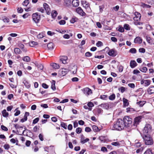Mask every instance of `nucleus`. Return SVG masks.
I'll list each match as a JSON object with an SVG mask.
<instances>
[{
	"mask_svg": "<svg viewBox=\"0 0 154 154\" xmlns=\"http://www.w3.org/2000/svg\"><path fill=\"white\" fill-rule=\"evenodd\" d=\"M113 128L117 130L121 131L124 128L123 122L121 119H118L114 122Z\"/></svg>",
	"mask_w": 154,
	"mask_h": 154,
	"instance_id": "1",
	"label": "nucleus"
},
{
	"mask_svg": "<svg viewBox=\"0 0 154 154\" xmlns=\"http://www.w3.org/2000/svg\"><path fill=\"white\" fill-rule=\"evenodd\" d=\"M143 141L146 145H149L153 144V141L152 139L149 134H144L143 136Z\"/></svg>",
	"mask_w": 154,
	"mask_h": 154,
	"instance_id": "2",
	"label": "nucleus"
},
{
	"mask_svg": "<svg viewBox=\"0 0 154 154\" xmlns=\"http://www.w3.org/2000/svg\"><path fill=\"white\" fill-rule=\"evenodd\" d=\"M122 120L123 122L124 127H130L132 123V119L130 118L128 116L124 117Z\"/></svg>",
	"mask_w": 154,
	"mask_h": 154,
	"instance_id": "3",
	"label": "nucleus"
},
{
	"mask_svg": "<svg viewBox=\"0 0 154 154\" xmlns=\"http://www.w3.org/2000/svg\"><path fill=\"white\" fill-rule=\"evenodd\" d=\"M33 20L36 23L39 22L40 20L41 16L38 13H35L33 14L32 15Z\"/></svg>",
	"mask_w": 154,
	"mask_h": 154,
	"instance_id": "4",
	"label": "nucleus"
},
{
	"mask_svg": "<svg viewBox=\"0 0 154 154\" xmlns=\"http://www.w3.org/2000/svg\"><path fill=\"white\" fill-rule=\"evenodd\" d=\"M151 131V127L149 124H146L145 127L143 130V132L144 134H147L149 133Z\"/></svg>",
	"mask_w": 154,
	"mask_h": 154,
	"instance_id": "5",
	"label": "nucleus"
},
{
	"mask_svg": "<svg viewBox=\"0 0 154 154\" xmlns=\"http://www.w3.org/2000/svg\"><path fill=\"white\" fill-rule=\"evenodd\" d=\"M151 82V81L149 80H145L143 79L141 80L140 84L141 85H143L145 86L146 87L150 85Z\"/></svg>",
	"mask_w": 154,
	"mask_h": 154,
	"instance_id": "6",
	"label": "nucleus"
},
{
	"mask_svg": "<svg viewBox=\"0 0 154 154\" xmlns=\"http://www.w3.org/2000/svg\"><path fill=\"white\" fill-rule=\"evenodd\" d=\"M141 117L139 116L135 118L134 119L133 126L136 127L139 124V122H141Z\"/></svg>",
	"mask_w": 154,
	"mask_h": 154,
	"instance_id": "7",
	"label": "nucleus"
},
{
	"mask_svg": "<svg viewBox=\"0 0 154 154\" xmlns=\"http://www.w3.org/2000/svg\"><path fill=\"white\" fill-rule=\"evenodd\" d=\"M69 71V69H67L62 68L59 70V74L63 76L66 75Z\"/></svg>",
	"mask_w": 154,
	"mask_h": 154,
	"instance_id": "8",
	"label": "nucleus"
},
{
	"mask_svg": "<svg viewBox=\"0 0 154 154\" xmlns=\"http://www.w3.org/2000/svg\"><path fill=\"white\" fill-rule=\"evenodd\" d=\"M108 54L112 57H115L117 54V52L115 49H111L109 50Z\"/></svg>",
	"mask_w": 154,
	"mask_h": 154,
	"instance_id": "9",
	"label": "nucleus"
},
{
	"mask_svg": "<svg viewBox=\"0 0 154 154\" xmlns=\"http://www.w3.org/2000/svg\"><path fill=\"white\" fill-rule=\"evenodd\" d=\"M43 6L46 11L47 14L48 15L50 14L51 13V9L49 5L47 3H44L43 4Z\"/></svg>",
	"mask_w": 154,
	"mask_h": 154,
	"instance_id": "10",
	"label": "nucleus"
},
{
	"mask_svg": "<svg viewBox=\"0 0 154 154\" xmlns=\"http://www.w3.org/2000/svg\"><path fill=\"white\" fill-rule=\"evenodd\" d=\"M76 10L77 13L81 15L84 16L86 15L85 13L83 11L81 7H78L76 9Z\"/></svg>",
	"mask_w": 154,
	"mask_h": 154,
	"instance_id": "11",
	"label": "nucleus"
},
{
	"mask_svg": "<svg viewBox=\"0 0 154 154\" xmlns=\"http://www.w3.org/2000/svg\"><path fill=\"white\" fill-rule=\"evenodd\" d=\"M134 15L136 16L134 17V20L137 21H139L141 17L140 14L136 12L134 13Z\"/></svg>",
	"mask_w": 154,
	"mask_h": 154,
	"instance_id": "12",
	"label": "nucleus"
},
{
	"mask_svg": "<svg viewBox=\"0 0 154 154\" xmlns=\"http://www.w3.org/2000/svg\"><path fill=\"white\" fill-rule=\"evenodd\" d=\"M84 138V136L83 134H82L81 135L80 142L82 144H84L89 140V138H86L85 139Z\"/></svg>",
	"mask_w": 154,
	"mask_h": 154,
	"instance_id": "13",
	"label": "nucleus"
},
{
	"mask_svg": "<svg viewBox=\"0 0 154 154\" xmlns=\"http://www.w3.org/2000/svg\"><path fill=\"white\" fill-rule=\"evenodd\" d=\"M64 5L66 7H69L72 4L71 0H64Z\"/></svg>",
	"mask_w": 154,
	"mask_h": 154,
	"instance_id": "14",
	"label": "nucleus"
},
{
	"mask_svg": "<svg viewBox=\"0 0 154 154\" xmlns=\"http://www.w3.org/2000/svg\"><path fill=\"white\" fill-rule=\"evenodd\" d=\"M148 92L149 94L154 93V86H150L148 88Z\"/></svg>",
	"mask_w": 154,
	"mask_h": 154,
	"instance_id": "15",
	"label": "nucleus"
},
{
	"mask_svg": "<svg viewBox=\"0 0 154 154\" xmlns=\"http://www.w3.org/2000/svg\"><path fill=\"white\" fill-rule=\"evenodd\" d=\"M137 64L134 60H131L130 62V66L132 68H133L136 67Z\"/></svg>",
	"mask_w": 154,
	"mask_h": 154,
	"instance_id": "16",
	"label": "nucleus"
},
{
	"mask_svg": "<svg viewBox=\"0 0 154 154\" xmlns=\"http://www.w3.org/2000/svg\"><path fill=\"white\" fill-rule=\"evenodd\" d=\"M67 59V57L66 56H62L60 58V60L62 62L63 64H65L66 62V60Z\"/></svg>",
	"mask_w": 154,
	"mask_h": 154,
	"instance_id": "17",
	"label": "nucleus"
},
{
	"mask_svg": "<svg viewBox=\"0 0 154 154\" xmlns=\"http://www.w3.org/2000/svg\"><path fill=\"white\" fill-rule=\"evenodd\" d=\"M142 40L139 37H136L134 40V42L135 43L141 44L142 42Z\"/></svg>",
	"mask_w": 154,
	"mask_h": 154,
	"instance_id": "18",
	"label": "nucleus"
},
{
	"mask_svg": "<svg viewBox=\"0 0 154 154\" xmlns=\"http://www.w3.org/2000/svg\"><path fill=\"white\" fill-rule=\"evenodd\" d=\"M72 3L73 7H76L79 6V2L77 0H72Z\"/></svg>",
	"mask_w": 154,
	"mask_h": 154,
	"instance_id": "19",
	"label": "nucleus"
},
{
	"mask_svg": "<svg viewBox=\"0 0 154 154\" xmlns=\"http://www.w3.org/2000/svg\"><path fill=\"white\" fill-rule=\"evenodd\" d=\"M54 45L53 43L50 42L47 45V47L49 50H51L54 49Z\"/></svg>",
	"mask_w": 154,
	"mask_h": 154,
	"instance_id": "20",
	"label": "nucleus"
},
{
	"mask_svg": "<svg viewBox=\"0 0 154 154\" xmlns=\"http://www.w3.org/2000/svg\"><path fill=\"white\" fill-rule=\"evenodd\" d=\"M24 130L23 131L22 133V134H20L19 133V132L18 131V130H17V132L16 133L17 134H18V135H24V133H25L26 134V136H27L28 135L27 134V133H28V132H26V131H27V130H28V129H27L26 128V127H25V128H24ZM24 135H25V134H24Z\"/></svg>",
	"mask_w": 154,
	"mask_h": 154,
	"instance_id": "21",
	"label": "nucleus"
},
{
	"mask_svg": "<svg viewBox=\"0 0 154 154\" xmlns=\"http://www.w3.org/2000/svg\"><path fill=\"white\" fill-rule=\"evenodd\" d=\"M2 115L4 117H7L8 116L9 114L8 112H6V109H4L2 112Z\"/></svg>",
	"mask_w": 154,
	"mask_h": 154,
	"instance_id": "22",
	"label": "nucleus"
},
{
	"mask_svg": "<svg viewBox=\"0 0 154 154\" xmlns=\"http://www.w3.org/2000/svg\"><path fill=\"white\" fill-rule=\"evenodd\" d=\"M29 44L30 46L32 47H35L38 45V43L37 42L34 41H32L30 42Z\"/></svg>",
	"mask_w": 154,
	"mask_h": 154,
	"instance_id": "23",
	"label": "nucleus"
},
{
	"mask_svg": "<svg viewBox=\"0 0 154 154\" xmlns=\"http://www.w3.org/2000/svg\"><path fill=\"white\" fill-rule=\"evenodd\" d=\"M51 65L53 66L54 69H58L60 68L59 65L56 63H54L51 64Z\"/></svg>",
	"mask_w": 154,
	"mask_h": 154,
	"instance_id": "24",
	"label": "nucleus"
},
{
	"mask_svg": "<svg viewBox=\"0 0 154 154\" xmlns=\"http://www.w3.org/2000/svg\"><path fill=\"white\" fill-rule=\"evenodd\" d=\"M77 70V66L76 65H74L72 69V72L73 74H75L76 73Z\"/></svg>",
	"mask_w": 154,
	"mask_h": 154,
	"instance_id": "25",
	"label": "nucleus"
},
{
	"mask_svg": "<svg viewBox=\"0 0 154 154\" xmlns=\"http://www.w3.org/2000/svg\"><path fill=\"white\" fill-rule=\"evenodd\" d=\"M14 51L16 54H20L22 51L20 50L18 48H15L14 49Z\"/></svg>",
	"mask_w": 154,
	"mask_h": 154,
	"instance_id": "26",
	"label": "nucleus"
},
{
	"mask_svg": "<svg viewBox=\"0 0 154 154\" xmlns=\"http://www.w3.org/2000/svg\"><path fill=\"white\" fill-rule=\"evenodd\" d=\"M55 83V81L54 80H53L51 83V88L53 91L55 90H56Z\"/></svg>",
	"mask_w": 154,
	"mask_h": 154,
	"instance_id": "27",
	"label": "nucleus"
},
{
	"mask_svg": "<svg viewBox=\"0 0 154 154\" xmlns=\"http://www.w3.org/2000/svg\"><path fill=\"white\" fill-rule=\"evenodd\" d=\"M145 101H140L137 103V104L140 107H142L145 103Z\"/></svg>",
	"mask_w": 154,
	"mask_h": 154,
	"instance_id": "28",
	"label": "nucleus"
},
{
	"mask_svg": "<svg viewBox=\"0 0 154 154\" xmlns=\"http://www.w3.org/2000/svg\"><path fill=\"white\" fill-rule=\"evenodd\" d=\"M23 83L27 88H29L30 87V85L29 84L28 82L27 81L24 80L23 81Z\"/></svg>",
	"mask_w": 154,
	"mask_h": 154,
	"instance_id": "29",
	"label": "nucleus"
},
{
	"mask_svg": "<svg viewBox=\"0 0 154 154\" xmlns=\"http://www.w3.org/2000/svg\"><path fill=\"white\" fill-rule=\"evenodd\" d=\"M57 14V12L56 11H53L51 12V16L53 18H54L56 17Z\"/></svg>",
	"mask_w": 154,
	"mask_h": 154,
	"instance_id": "30",
	"label": "nucleus"
},
{
	"mask_svg": "<svg viewBox=\"0 0 154 154\" xmlns=\"http://www.w3.org/2000/svg\"><path fill=\"white\" fill-rule=\"evenodd\" d=\"M23 60L24 61L29 62L30 61V58L29 57L26 56L23 58Z\"/></svg>",
	"mask_w": 154,
	"mask_h": 154,
	"instance_id": "31",
	"label": "nucleus"
},
{
	"mask_svg": "<svg viewBox=\"0 0 154 154\" xmlns=\"http://www.w3.org/2000/svg\"><path fill=\"white\" fill-rule=\"evenodd\" d=\"M111 144L113 146H120L121 145L120 142H113Z\"/></svg>",
	"mask_w": 154,
	"mask_h": 154,
	"instance_id": "32",
	"label": "nucleus"
},
{
	"mask_svg": "<svg viewBox=\"0 0 154 154\" xmlns=\"http://www.w3.org/2000/svg\"><path fill=\"white\" fill-rule=\"evenodd\" d=\"M92 128L93 131L94 132H98L100 130L98 127L96 125H93Z\"/></svg>",
	"mask_w": 154,
	"mask_h": 154,
	"instance_id": "33",
	"label": "nucleus"
},
{
	"mask_svg": "<svg viewBox=\"0 0 154 154\" xmlns=\"http://www.w3.org/2000/svg\"><path fill=\"white\" fill-rule=\"evenodd\" d=\"M123 104L125 106H128L129 104L128 101L127 99L125 98H123Z\"/></svg>",
	"mask_w": 154,
	"mask_h": 154,
	"instance_id": "34",
	"label": "nucleus"
},
{
	"mask_svg": "<svg viewBox=\"0 0 154 154\" xmlns=\"http://www.w3.org/2000/svg\"><path fill=\"white\" fill-rule=\"evenodd\" d=\"M82 5H83V6L85 7V8H90L89 5L87 2L85 1L84 2H83V3H82Z\"/></svg>",
	"mask_w": 154,
	"mask_h": 154,
	"instance_id": "35",
	"label": "nucleus"
},
{
	"mask_svg": "<svg viewBox=\"0 0 154 154\" xmlns=\"http://www.w3.org/2000/svg\"><path fill=\"white\" fill-rule=\"evenodd\" d=\"M124 28L127 30H129L130 29V27L129 25L127 24H125L124 25Z\"/></svg>",
	"mask_w": 154,
	"mask_h": 154,
	"instance_id": "36",
	"label": "nucleus"
},
{
	"mask_svg": "<svg viewBox=\"0 0 154 154\" xmlns=\"http://www.w3.org/2000/svg\"><path fill=\"white\" fill-rule=\"evenodd\" d=\"M109 98L110 100H114V99L115 98V94H112L111 95H110L109 97Z\"/></svg>",
	"mask_w": 154,
	"mask_h": 154,
	"instance_id": "37",
	"label": "nucleus"
},
{
	"mask_svg": "<svg viewBox=\"0 0 154 154\" xmlns=\"http://www.w3.org/2000/svg\"><path fill=\"white\" fill-rule=\"evenodd\" d=\"M29 3V1L28 0H25L22 3L23 5L24 6H26Z\"/></svg>",
	"mask_w": 154,
	"mask_h": 154,
	"instance_id": "38",
	"label": "nucleus"
},
{
	"mask_svg": "<svg viewBox=\"0 0 154 154\" xmlns=\"http://www.w3.org/2000/svg\"><path fill=\"white\" fill-rule=\"evenodd\" d=\"M139 69L142 72H146L147 70V69L146 67H144L142 68H140Z\"/></svg>",
	"mask_w": 154,
	"mask_h": 154,
	"instance_id": "39",
	"label": "nucleus"
},
{
	"mask_svg": "<svg viewBox=\"0 0 154 154\" xmlns=\"http://www.w3.org/2000/svg\"><path fill=\"white\" fill-rule=\"evenodd\" d=\"M136 50L135 48H131L129 50V52L132 54L136 53Z\"/></svg>",
	"mask_w": 154,
	"mask_h": 154,
	"instance_id": "40",
	"label": "nucleus"
},
{
	"mask_svg": "<svg viewBox=\"0 0 154 154\" xmlns=\"http://www.w3.org/2000/svg\"><path fill=\"white\" fill-rule=\"evenodd\" d=\"M144 154H153L152 150L150 149L147 150L144 153Z\"/></svg>",
	"mask_w": 154,
	"mask_h": 154,
	"instance_id": "41",
	"label": "nucleus"
},
{
	"mask_svg": "<svg viewBox=\"0 0 154 154\" xmlns=\"http://www.w3.org/2000/svg\"><path fill=\"white\" fill-rule=\"evenodd\" d=\"M143 149V148L142 147H141L138 149H137L136 151V152L137 153H140L141 152Z\"/></svg>",
	"mask_w": 154,
	"mask_h": 154,
	"instance_id": "42",
	"label": "nucleus"
},
{
	"mask_svg": "<svg viewBox=\"0 0 154 154\" xmlns=\"http://www.w3.org/2000/svg\"><path fill=\"white\" fill-rule=\"evenodd\" d=\"M61 126L64 128L65 129H67V125L66 123H64L63 122H61Z\"/></svg>",
	"mask_w": 154,
	"mask_h": 154,
	"instance_id": "43",
	"label": "nucleus"
},
{
	"mask_svg": "<svg viewBox=\"0 0 154 154\" xmlns=\"http://www.w3.org/2000/svg\"><path fill=\"white\" fill-rule=\"evenodd\" d=\"M82 131V129L80 128H78L76 129V132L78 134H79Z\"/></svg>",
	"mask_w": 154,
	"mask_h": 154,
	"instance_id": "44",
	"label": "nucleus"
},
{
	"mask_svg": "<svg viewBox=\"0 0 154 154\" xmlns=\"http://www.w3.org/2000/svg\"><path fill=\"white\" fill-rule=\"evenodd\" d=\"M89 88H86L83 89V91L84 94H87L88 92V91H89Z\"/></svg>",
	"mask_w": 154,
	"mask_h": 154,
	"instance_id": "45",
	"label": "nucleus"
},
{
	"mask_svg": "<svg viewBox=\"0 0 154 154\" xmlns=\"http://www.w3.org/2000/svg\"><path fill=\"white\" fill-rule=\"evenodd\" d=\"M77 20V18H72L70 20V22L71 23H74Z\"/></svg>",
	"mask_w": 154,
	"mask_h": 154,
	"instance_id": "46",
	"label": "nucleus"
},
{
	"mask_svg": "<svg viewBox=\"0 0 154 154\" xmlns=\"http://www.w3.org/2000/svg\"><path fill=\"white\" fill-rule=\"evenodd\" d=\"M107 98V95H101L100 96V98L103 100H106Z\"/></svg>",
	"mask_w": 154,
	"mask_h": 154,
	"instance_id": "47",
	"label": "nucleus"
},
{
	"mask_svg": "<svg viewBox=\"0 0 154 154\" xmlns=\"http://www.w3.org/2000/svg\"><path fill=\"white\" fill-rule=\"evenodd\" d=\"M1 128L2 130L5 131H7L8 130V128L3 125H2Z\"/></svg>",
	"mask_w": 154,
	"mask_h": 154,
	"instance_id": "48",
	"label": "nucleus"
},
{
	"mask_svg": "<svg viewBox=\"0 0 154 154\" xmlns=\"http://www.w3.org/2000/svg\"><path fill=\"white\" fill-rule=\"evenodd\" d=\"M92 54L89 52H87L85 53V55L87 57H90L92 55Z\"/></svg>",
	"mask_w": 154,
	"mask_h": 154,
	"instance_id": "49",
	"label": "nucleus"
},
{
	"mask_svg": "<svg viewBox=\"0 0 154 154\" xmlns=\"http://www.w3.org/2000/svg\"><path fill=\"white\" fill-rule=\"evenodd\" d=\"M39 119L38 118H35L33 120L32 123L33 124L37 123L38 122Z\"/></svg>",
	"mask_w": 154,
	"mask_h": 154,
	"instance_id": "50",
	"label": "nucleus"
},
{
	"mask_svg": "<svg viewBox=\"0 0 154 154\" xmlns=\"http://www.w3.org/2000/svg\"><path fill=\"white\" fill-rule=\"evenodd\" d=\"M103 45V43L100 41H98L96 43V45L98 47H100L101 46H102Z\"/></svg>",
	"mask_w": 154,
	"mask_h": 154,
	"instance_id": "51",
	"label": "nucleus"
},
{
	"mask_svg": "<svg viewBox=\"0 0 154 154\" xmlns=\"http://www.w3.org/2000/svg\"><path fill=\"white\" fill-rule=\"evenodd\" d=\"M3 20L4 22L5 23H8L9 22V19L7 18L6 17H4V18L3 19Z\"/></svg>",
	"mask_w": 154,
	"mask_h": 154,
	"instance_id": "52",
	"label": "nucleus"
},
{
	"mask_svg": "<svg viewBox=\"0 0 154 154\" xmlns=\"http://www.w3.org/2000/svg\"><path fill=\"white\" fill-rule=\"evenodd\" d=\"M139 51L140 52L144 53L145 52V49L143 48H139Z\"/></svg>",
	"mask_w": 154,
	"mask_h": 154,
	"instance_id": "53",
	"label": "nucleus"
},
{
	"mask_svg": "<svg viewBox=\"0 0 154 154\" xmlns=\"http://www.w3.org/2000/svg\"><path fill=\"white\" fill-rule=\"evenodd\" d=\"M18 12L21 13H22L23 11V9L21 8H18L17 9Z\"/></svg>",
	"mask_w": 154,
	"mask_h": 154,
	"instance_id": "54",
	"label": "nucleus"
},
{
	"mask_svg": "<svg viewBox=\"0 0 154 154\" xmlns=\"http://www.w3.org/2000/svg\"><path fill=\"white\" fill-rule=\"evenodd\" d=\"M4 148L7 150H8L10 148V146L8 144H5L4 146Z\"/></svg>",
	"mask_w": 154,
	"mask_h": 154,
	"instance_id": "55",
	"label": "nucleus"
},
{
	"mask_svg": "<svg viewBox=\"0 0 154 154\" xmlns=\"http://www.w3.org/2000/svg\"><path fill=\"white\" fill-rule=\"evenodd\" d=\"M88 106L89 107H91L94 106V105L91 102H89L88 104Z\"/></svg>",
	"mask_w": 154,
	"mask_h": 154,
	"instance_id": "56",
	"label": "nucleus"
},
{
	"mask_svg": "<svg viewBox=\"0 0 154 154\" xmlns=\"http://www.w3.org/2000/svg\"><path fill=\"white\" fill-rule=\"evenodd\" d=\"M59 23L60 25H64L66 23V21L65 20H61L59 21Z\"/></svg>",
	"mask_w": 154,
	"mask_h": 154,
	"instance_id": "57",
	"label": "nucleus"
},
{
	"mask_svg": "<svg viewBox=\"0 0 154 154\" xmlns=\"http://www.w3.org/2000/svg\"><path fill=\"white\" fill-rule=\"evenodd\" d=\"M42 86L43 88L45 89L48 88V86L45 83L42 84Z\"/></svg>",
	"mask_w": 154,
	"mask_h": 154,
	"instance_id": "58",
	"label": "nucleus"
},
{
	"mask_svg": "<svg viewBox=\"0 0 154 154\" xmlns=\"http://www.w3.org/2000/svg\"><path fill=\"white\" fill-rule=\"evenodd\" d=\"M127 112H132L134 111V109L132 108H128L126 109Z\"/></svg>",
	"mask_w": 154,
	"mask_h": 154,
	"instance_id": "59",
	"label": "nucleus"
},
{
	"mask_svg": "<svg viewBox=\"0 0 154 154\" xmlns=\"http://www.w3.org/2000/svg\"><path fill=\"white\" fill-rule=\"evenodd\" d=\"M27 120V117H26L25 116L24 117V118L21 119L20 120V121L22 122H24L26 121Z\"/></svg>",
	"mask_w": 154,
	"mask_h": 154,
	"instance_id": "60",
	"label": "nucleus"
},
{
	"mask_svg": "<svg viewBox=\"0 0 154 154\" xmlns=\"http://www.w3.org/2000/svg\"><path fill=\"white\" fill-rule=\"evenodd\" d=\"M38 137H39V138L40 140L41 141H42L44 140V138H43V136L42 134H40L39 135Z\"/></svg>",
	"mask_w": 154,
	"mask_h": 154,
	"instance_id": "61",
	"label": "nucleus"
},
{
	"mask_svg": "<svg viewBox=\"0 0 154 154\" xmlns=\"http://www.w3.org/2000/svg\"><path fill=\"white\" fill-rule=\"evenodd\" d=\"M38 68L39 70H42L43 69V66L42 65L39 64L38 65Z\"/></svg>",
	"mask_w": 154,
	"mask_h": 154,
	"instance_id": "62",
	"label": "nucleus"
},
{
	"mask_svg": "<svg viewBox=\"0 0 154 154\" xmlns=\"http://www.w3.org/2000/svg\"><path fill=\"white\" fill-rule=\"evenodd\" d=\"M18 45L19 47L21 49H23L24 47V45L21 43L19 44Z\"/></svg>",
	"mask_w": 154,
	"mask_h": 154,
	"instance_id": "63",
	"label": "nucleus"
},
{
	"mask_svg": "<svg viewBox=\"0 0 154 154\" xmlns=\"http://www.w3.org/2000/svg\"><path fill=\"white\" fill-rule=\"evenodd\" d=\"M119 90L121 91L122 93H123L125 91V88L123 87H121L119 88Z\"/></svg>",
	"mask_w": 154,
	"mask_h": 154,
	"instance_id": "64",
	"label": "nucleus"
}]
</instances>
